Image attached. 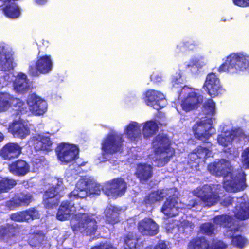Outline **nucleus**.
<instances>
[{"label": "nucleus", "mask_w": 249, "mask_h": 249, "mask_svg": "<svg viewBox=\"0 0 249 249\" xmlns=\"http://www.w3.org/2000/svg\"><path fill=\"white\" fill-rule=\"evenodd\" d=\"M65 207L63 205V209ZM71 210H63V220L71 218V225L74 231H80L87 235L94 234L97 226L92 215L79 213L75 215L70 213Z\"/></svg>", "instance_id": "f257e3e1"}, {"label": "nucleus", "mask_w": 249, "mask_h": 249, "mask_svg": "<svg viewBox=\"0 0 249 249\" xmlns=\"http://www.w3.org/2000/svg\"><path fill=\"white\" fill-rule=\"evenodd\" d=\"M154 155L152 157L156 165L163 166L174 154V150L170 146V141L166 135H158L153 142Z\"/></svg>", "instance_id": "f03ea898"}, {"label": "nucleus", "mask_w": 249, "mask_h": 249, "mask_svg": "<svg viewBox=\"0 0 249 249\" xmlns=\"http://www.w3.org/2000/svg\"><path fill=\"white\" fill-rule=\"evenodd\" d=\"M214 223L226 229L224 235L232 238L231 243L234 246L239 248L244 246L246 239L238 234L240 232V226L239 222L233 217L228 215H218L214 218Z\"/></svg>", "instance_id": "7ed1b4c3"}, {"label": "nucleus", "mask_w": 249, "mask_h": 249, "mask_svg": "<svg viewBox=\"0 0 249 249\" xmlns=\"http://www.w3.org/2000/svg\"><path fill=\"white\" fill-rule=\"evenodd\" d=\"M249 67V56L242 53H234L227 57L226 62L218 69L219 72L234 73L244 71Z\"/></svg>", "instance_id": "20e7f679"}, {"label": "nucleus", "mask_w": 249, "mask_h": 249, "mask_svg": "<svg viewBox=\"0 0 249 249\" xmlns=\"http://www.w3.org/2000/svg\"><path fill=\"white\" fill-rule=\"evenodd\" d=\"M12 107L16 108L17 115L28 112L26 104L20 99L7 92H0V112H4Z\"/></svg>", "instance_id": "39448f33"}, {"label": "nucleus", "mask_w": 249, "mask_h": 249, "mask_svg": "<svg viewBox=\"0 0 249 249\" xmlns=\"http://www.w3.org/2000/svg\"><path fill=\"white\" fill-rule=\"evenodd\" d=\"M223 187L228 192H235L246 187L245 175L241 169L233 170L224 177Z\"/></svg>", "instance_id": "423d86ee"}, {"label": "nucleus", "mask_w": 249, "mask_h": 249, "mask_svg": "<svg viewBox=\"0 0 249 249\" xmlns=\"http://www.w3.org/2000/svg\"><path fill=\"white\" fill-rule=\"evenodd\" d=\"M220 187V185H205L197 188L194 191V194L200 198L206 206H211L219 200L217 189Z\"/></svg>", "instance_id": "0eeeda50"}, {"label": "nucleus", "mask_w": 249, "mask_h": 249, "mask_svg": "<svg viewBox=\"0 0 249 249\" xmlns=\"http://www.w3.org/2000/svg\"><path fill=\"white\" fill-rule=\"evenodd\" d=\"M212 123V118L208 117L202 118L200 121L197 122L193 127L196 138L202 142H206L215 133Z\"/></svg>", "instance_id": "6e6552de"}, {"label": "nucleus", "mask_w": 249, "mask_h": 249, "mask_svg": "<svg viewBox=\"0 0 249 249\" xmlns=\"http://www.w3.org/2000/svg\"><path fill=\"white\" fill-rule=\"evenodd\" d=\"M197 205V203L195 201L188 204L178 203V198L170 197L164 203L161 211L164 215L168 217H173L178 215L180 210L183 209H190Z\"/></svg>", "instance_id": "1a4fd4ad"}, {"label": "nucleus", "mask_w": 249, "mask_h": 249, "mask_svg": "<svg viewBox=\"0 0 249 249\" xmlns=\"http://www.w3.org/2000/svg\"><path fill=\"white\" fill-rule=\"evenodd\" d=\"M122 137L116 133L109 134L103 141L102 144V149L103 156L105 159L109 154H113L120 151L122 148Z\"/></svg>", "instance_id": "9d476101"}, {"label": "nucleus", "mask_w": 249, "mask_h": 249, "mask_svg": "<svg viewBox=\"0 0 249 249\" xmlns=\"http://www.w3.org/2000/svg\"><path fill=\"white\" fill-rule=\"evenodd\" d=\"M127 189V183L122 178H116L107 182L103 189L107 196L116 198L123 195Z\"/></svg>", "instance_id": "9b49d317"}, {"label": "nucleus", "mask_w": 249, "mask_h": 249, "mask_svg": "<svg viewBox=\"0 0 249 249\" xmlns=\"http://www.w3.org/2000/svg\"><path fill=\"white\" fill-rule=\"evenodd\" d=\"M53 63L50 55L38 56L35 65L29 66L28 74L34 77L40 74H45L51 71Z\"/></svg>", "instance_id": "f8f14e48"}, {"label": "nucleus", "mask_w": 249, "mask_h": 249, "mask_svg": "<svg viewBox=\"0 0 249 249\" xmlns=\"http://www.w3.org/2000/svg\"><path fill=\"white\" fill-rule=\"evenodd\" d=\"M33 200V195L26 191L16 192L13 196L5 202L8 209L14 210L17 208L28 206Z\"/></svg>", "instance_id": "ddd939ff"}, {"label": "nucleus", "mask_w": 249, "mask_h": 249, "mask_svg": "<svg viewBox=\"0 0 249 249\" xmlns=\"http://www.w3.org/2000/svg\"><path fill=\"white\" fill-rule=\"evenodd\" d=\"M187 92L188 95L182 102L181 107L185 111H189L197 107L198 105L202 102L203 97L187 87L183 88L181 93H186Z\"/></svg>", "instance_id": "4468645a"}, {"label": "nucleus", "mask_w": 249, "mask_h": 249, "mask_svg": "<svg viewBox=\"0 0 249 249\" xmlns=\"http://www.w3.org/2000/svg\"><path fill=\"white\" fill-rule=\"evenodd\" d=\"M208 169L212 174L216 176H224L233 170L231 163L225 159L217 160L210 164Z\"/></svg>", "instance_id": "2eb2a0df"}, {"label": "nucleus", "mask_w": 249, "mask_h": 249, "mask_svg": "<svg viewBox=\"0 0 249 249\" xmlns=\"http://www.w3.org/2000/svg\"><path fill=\"white\" fill-rule=\"evenodd\" d=\"M18 232V225L7 223L0 227V241L10 245L15 243Z\"/></svg>", "instance_id": "dca6fc26"}, {"label": "nucleus", "mask_w": 249, "mask_h": 249, "mask_svg": "<svg viewBox=\"0 0 249 249\" xmlns=\"http://www.w3.org/2000/svg\"><path fill=\"white\" fill-rule=\"evenodd\" d=\"M27 104L30 111L36 115H42L47 110V103L46 101L34 93L31 94L28 97Z\"/></svg>", "instance_id": "f3484780"}, {"label": "nucleus", "mask_w": 249, "mask_h": 249, "mask_svg": "<svg viewBox=\"0 0 249 249\" xmlns=\"http://www.w3.org/2000/svg\"><path fill=\"white\" fill-rule=\"evenodd\" d=\"M145 102L148 106L152 107L156 110L160 109L166 104L164 95L155 90H148L146 92Z\"/></svg>", "instance_id": "a211bd4d"}, {"label": "nucleus", "mask_w": 249, "mask_h": 249, "mask_svg": "<svg viewBox=\"0 0 249 249\" xmlns=\"http://www.w3.org/2000/svg\"><path fill=\"white\" fill-rule=\"evenodd\" d=\"M204 87L213 97L218 96L223 90L219 78L213 73L207 75Z\"/></svg>", "instance_id": "6ab92c4d"}, {"label": "nucleus", "mask_w": 249, "mask_h": 249, "mask_svg": "<svg viewBox=\"0 0 249 249\" xmlns=\"http://www.w3.org/2000/svg\"><path fill=\"white\" fill-rule=\"evenodd\" d=\"M21 150L22 148L18 143L9 142L1 148L0 156L4 160H10L18 158Z\"/></svg>", "instance_id": "aec40b11"}, {"label": "nucleus", "mask_w": 249, "mask_h": 249, "mask_svg": "<svg viewBox=\"0 0 249 249\" xmlns=\"http://www.w3.org/2000/svg\"><path fill=\"white\" fill-rule=\"evenodd\" d=\"M9 131L16 138H25L30 133L29 128L23 120H14L9 125Z\"/></svg>", "instance_id": "412c9836"}, {"label": "nucleus", "mask_w": 249, "mask_h": 249, "mask_svg": "<svg viewBox=\"0 0 249 249\" xmlns=\"http://www.w3.org/2000/svg\"><path fill=\"white\" fill-rule=\"evenodd\" d=\"M53 142L49 136L38 134L33 138V145L36 151L50 152L52 150Z\"/></svg>", "instance_id": "4be33fe9"}, {"label": "nucleus", "mask_w": 249, "mask_h": 249, "mask_svg": "<svg viewBox=\"0 0 249 249\" xmlns=\"http://www.w3.org/2000/svg\"><path fill=\"white\" fill-rule=\"evenodd\" d=\"M90 180L91 179L88 178L79 179L76 185L75 189L69 194V197L83 198L88 196V190Z\"/></svg>", "instance_id": "5701e85b"}, {"label": "nucleus", "mask_w": 249, "mask_h": 249, "mask_svg": "<svg viewBox=\"0 0 249 249\" xmlns=\"http://www.w3.org/2000/svg\"><path fill=\"white\" fill-rule=\"evenodd\" d=\"M9 171L14 175L18 177L25 176L30 171V165L24 160L18 159L8 165Z\"/></svg>", "instance_id": "b1692460"}, {"label": "nucleus", "mask_w": 249, "mask_h": 249, "mask_svg": "<svg viewBox=\"0 0 249 249\" xmlns=\"http://www.w3.org/2000/svg\"><path fill=\"white\" fill-rule=\"evenodd\" d=\"M139 231L143 235L153 236L159 232L157 223L150 218H145L138 224Z\"/></svg>", "instance_id": "393cba45"}, {"label": "nucleus", "mask_w": 249, "mask_h": 249, "mask_svg": "<svg viewBox=\"0 0 249 249\" xmlns=\"http://www.w3.org/2000/svg\"><path fill=\"white\" fill-rule=\"evenodd\" d=\"M4 50V47L0 46V70L7 71L13 70L16 64L14 62L13 54Z\"/></svg>", "instance_id": "a878e982"}, {"label": "nucleus", "mask_w": 249, "mask_h": 249, "mask_svg": "<svg viewBox=\"0 0 249 249\" xmlns=\"http://www.w3.org/2000/svg\"><path fill=\"white\" fill-rule=\"evenodd\" d=\"M194 225L189 221L183 220L180 221H175L174 223L169 224L166 229L168 232L172 234H177L178 232L183 233L186 231H191L194 228Z\"/></svg>", "instance_id": "bb28decb"}, {"label": "nucleus", "mask_w": 249, "mask_h": 249, "mask_svg": "<svg viewBox=\"0 0 249 249\" xmlns=\"http://www.w3.org/2000/svg\"><path fill=\"white\" fill-rule=\"evenodd\" d=\"M236 202L234 211L235 216L240 220L249 218V202H246L242 197L236 198Z\"/></svg>", "instance_id": "cd10ccee"}, {"label": "nucleus", "mask_w": 249, "mask_h": 249, "mask_svg": "<svg viewBox=\"0 0 249 249\" xmlns=\"http://www.w3.org/2000/svg\"><path fill=\"white\" fill-rule=\"evenodd\" d=\"M78 153L76 145L63 143V163H72L78 157Z\"/></svg>", "instance_id": "c85d7f7f"}, {"label": "nucleus", "mask_w": 249, "mask_h": 249, "mask_svg": "<svg viewBox=\"0 0 249 249\" xmlns=\"http://www.w3.org/2000/svg\"><path fill=\"white\" fill-rule=\"evenodd\" d=\"M124 133L131 141H136L141 137V125L132 121L124 128Z\"/></svg>", "instance_id": "c756f323"}, {"label": "nucleus", "mask_w": 249, "mask_h": 249, "mask_svg": "<svg viewBox=\"0 0 249 249\" xmlns=\"http://www.w3.org/2000/svg\"><path fill=\"white\" fill-rule=\"evenodd\" d=\"M122 209L115 206L109 205L104 211L106 221L111 224H115L119 221V215Z\"/></svg>", "instance_id": "7c9ffc66"}, {"label": "nucleus", "mask_w": 249, "mask_h": 249, "mask_svg": "<svg viewBox=\"0 0 249 249\" xmlns=\"http://www.w3.org/2000/svg\"><path fill=\"white\" fill-rule=\"evenodd\" d=\"M15 90L18 92L24 93L29 89L27 75L23 73H19L16 77L13 83Z\"/></svg>", "instance_id": "2f4dec72"}, {"label": "nucleus", "mask_w": 249, "mask_h": 249, "mask_svg": "<svg viewBox=\"0 0 249 249\" xmlns=\"http://www.w3.org/2000/svg\"><path fill=\"white\" fill-rule=\"evenodd\" d=\"M135 174L141 181H145L151 177L152 168L150 165L146 164H138Z\"/></svg>", "instance_id": "473e14b6"}, {"label": "nucleus", "mask_w": 249, "mask_h": 249, "mask_svg": "<svg viewBox=\"0 0 249 249\" xmlns=\"http://www.w3.org/2000/svg\"><path fill=\"white\" fill-rule=\"evenodd\" d=\"M17 184V181L9 177L2 178L0 180V194L8 193Z\"/></svg>", "instance_id": "72a5a7b5"}, {"label": "nucleus", "mask_w": 249, "mask_h": 249, "mask_svg": "<svg viewBox=\"0 0 249 249\" xmlns=\"http://www.w3.org/2000/svg\"><path fill=\"white\" fill-rule=\"evenodd\" d=\"M158 130L157 124L153 121H147L144 124L142 134L145 138H149L155 135Z\"/></svg>", "instance_id": "f704fd0d"}, {"label": "nucleus", "mask_w": 249, "mask_h": 249, "mask_svg": "<svg viewBox=\"0 0 249 249\" xmlns=\"http://www.w3.org/2000/svg\"><path fill=\"white\" fill-rule=\"evenodd\" d=\"M3 12L7 17L11 18H17L20 14L19 9L14 2L6 4L3 8Z\"/></svg>", "instance_id": "c9c22d12"}, {"label": "nucleus", "mask_w": 249, "mask_h": 249, "mask_svg": "<svg viewBox=\"0 0 249 249\" xmlns=\"http://www.w3.org/2000/svg\"><path fill=\"white\" fill-rule=\"evenodd\" d=\"M235 132H226L219 135L217 138L218 143L224 146H227L231 144L235 138Z\"/></svg>", "instance_id": "e433bc0d"}, {"label": "nucleus", "mask_w": 249, "mask_h": 249, "mask_svg": "<svg viewBox=\"0 0 249 249\" xmlns=\"http://www.w3.org/2000/svg\"><path fill=\"white\" fill-rule=\"evenodd\" d=\"M209 243L205 238H196L188 244L187 249H208Z\"/></svg>", "instance_id": "4c0bfd02"}, {"label": "nucleus", "mask_w": 249, "mask_h": 249, "mask_svg": "<svg viewBox=\"0 0 249 249\" xmlns=\"http://www.w3.org/2000/svg\"><path fill=\"white\" fill-rule=\"evenodd\" d=\"M165 196V193L164 190L151 192L145 197V202L146 204H152L162 200Z\"/></svg>", "instance_id": "58836bf2"}, {"label": "nucleus", "mask_w": 249, "mask_h": 249, "mask_svg": "<svg viewBox=\"0 0 249 249\" xmlns=\"http://www.w3.org/2000/svg\"><path fill=\"white\" fill-rule=\"evenodd\" d=\"M22 211L24 222H29L39 218V212L35 207H31Z\"/></svg>", "instance_id": "ea45409f"}, {"label": "nucleus", "mask_w": 249, "mask_h": 249, "mask_svg": "<svg viewBox=\"0 0 249 249\" xmlns=\"http://www.w3.org/2000/svg\"><path fill=\"white\" fill-rule=\"evenodd\" d=\"M61 197H55L52 199H43L44 207L47 209H56L60 203Z\"/></svg>", "instance_id": "a19ab883"}, {"label": "nucleus", "mask_w": 249, "mask_h": 249, "mask_svg": "<svg viewBox=\"0 0 249 249\" xmlns=\"http://www.w3.org/2000/svg\"><path fill=\"white\" fill-rule=\"evenodd\" d=\"M203 111L209 115H213L215 113V104L212 99H208L205 102Z\"/></svg>", "instance_id": "79ce46f5"}, {"label": "nucleus", "mask_w": 249, "mask_h": 249, "mask_svg": "<svg viewBox=\"0 0 249 249\" xmlns=\"http://www.w3.org/2000/svg\"><path fill=\"white\" fill-rule=\"evenodd\" d=\"M137 239L132 233H129L125 238V249H136Z\"/></svg>", "instance_id": "37998d69"}, {"label": "nucleus", "mask_w": 249, "mask_h": 249, "mask_svg": "<svg viewBox=\"0 0 249 249\" xmlns=\"http://www.w3.org/2000/svg\"><path fill=\"white\" fill-rule=\"evenodd\" d=\"M101 186L95 181L91 179L89 184V196L91 194L99 195L101 192Z\"/></svg>", "instance_id": "c03bdc74"}, {"label": "nucleus", "mask_w": 249, "mask_h": 249, "mask_svg": "<svg viewBox=\"0 0 249 249\" xmlns=\"http://www.w3.org/2000/svg\"><path fill=\"white\" fill-rule=\"evenodd\" d=\"M201 231L202 233L210 235L214 234L215 227L213 224L207 223L201 226Z\"/></svg>", "instance_id": "a18cd8bd"}, {"label": "nucleus", "mask_w": 249, "mask_h": 249, "mask_svg": "<svg viewBox=\"0 0 249 249\" xmlns=\"http://www.w3.org/2000/svg\"><path fill=\"white\" fill-rule=\"evenodd\" d=\"M55 197H60L56 191L55 187H50L47 190L45 191L43 195V199H52Z\"/></svg>", "instance_id": "49530a36"}, {"label": "nucleus", "mask_w": 249, "mask_h": 249, "mask_svg": "<svg viewBox=\"0 0 249 249\" xmlns=\"http://www.w3.org/2000/svg\"><path fill=\"white\" fill-rule=\"evenodd\" d=\"M195 151L197 152V156L199 159L205 158L206 157H209L212 155V152L209 149L201 146L198 147Z\"/></svg>", "instance_id": "de8ad7c7"}, {"label": "nucleus", "mask_w": 249, "mask_h": 249, "mask_svg": "<svg viewBox=\"0 0 249 249\" xmlns=\"http://www.w3.org/2000/svg\"><path fill=\"white\" fill-rule=\"evenodd\" d=\"M207 63V60L204 57H200L196 60L195 63L192 64H188V67H191L193 69H195L196 67L198 68H201L205 66Z\"/></svg>", "instance_id": "09e8293b"}, {"label": "nucleus", "mask_w": 249, "mask_h": 249, "mask_svg": "<svg viewBox=\"0 0 249 249\" xmlns=\"http://www.w3.org/2000/svg\"><path fill=\"white\" fill-rule=\"evenodd\" d=\"M242 161L245 168H249V147L243 151L242 154Z\"/></svg>", "instance_id": "8fccbe9b"}, {"label": "nucleus", "mask_w": 249, "mask_h": 249, "mask_svg": "<svg viewBox=\"0 0 249 249\" xmlns=\"http://www.w3.org/2000/svg\"><path fill=\"white\" fill-rule=\"evenodd\" d=\"M23 217L22 211L11 213L10 215V218L12 220L18 222H24Z\"/></svg>", "instance_id": "3c124183"}, {"label": "nucleus", "mask_w": 249, "mask_h": 249, "mask_svg": "<svg viewBox=\"0 0 249 249\" xmlns=\"http://www.w3.org/2000/svg\"><path fill=\"white\" fill-rule=\"evenodd\" d=\"M235 5L241 7L249 6V0H233Z\"/></svg>", "instance_id": "603ef678"}, {"label": "nucleus", "mask_w": 249, "mask_h": 249, "mask_svg": "<svg viewBox=\"0 0 249 249\" xmlns=\"http://www.w3.org/2000/svg\"><path fill=\"white\" fill-rule=\"evenodd\" d=\"M55 151L58 160L62 162V143L59 144L55 149Z\"/></svg>", "instance_id": "864d4df0"}, {"label": "nucleus", "mask_w": 249, "mask_h": 249, "mask_svg": "<svg viewBox=\"0 0 249 249\" xmlns=\"http://www.w3.org/2000/svg\"><path fill=\"white\" fill-rule=\"evenodd\" d=\"M227 247V245L223 242L219 241L214 243L212 249H225Z\"/></svg>", "instance_id": "5fc2aeb1"}, {"label": "nucleus", "mask_w": 249, "mask_h": 249, "mask_svg": "<svg viewBox=\"0 0 249 249\" xmlns=\"http://www.w3.org/2000/svg\"><path fill=\"white\" fill-rule=\"evenodd\" d=\"M189 158L190 161H194L196 163H198L199 158L197 156V152H196L195 150L189 155Z\"/></svg>", "instance_id": "6e6d98bb"}, {"label": "nucleus", "mask_w": 249, "mask_h": 249, "mask_svg": "<svg viewBox=\"0 0 249 249\" xmlns=\"http://www.w3.org/2000/svg\"><path fill=\"white\" fill-rule=\"evenodd\" d=\"M91 249H116L115 248L112 247L111 245L104 244L103 245H100L99 246H94L92 247Z\"/></svg>", "instance_id": "4d7b16f0"}, {"label": "nucleus", "mask_w": 249, "mask_h": 249, "mask_svg": "<svg viewBox=\"0 0 249 249\" xmlns=\"http://www.w3.org/2000/svg\"><path fill=\"white\" fill-rule=\"evenodd\" d=\"M56 218L60 221H62V203L59 206L56 214Z\"/></svg>", "instance_id": "13d9d810"}, {"label": "nucleus", "mask_w": 249, "mask_h": 249, "mask_svg": "<svg viewBox=\"0 0 249 249\" xmlns=\"http://www.w3.org/2000/svg\"><path fill=\"white\" fill-rule=\"evenodd\" d=\"M233 201H234L233 198L228 197L225 199L223 203L224 206H228L230 204H232Z\"/></svg>", "instance_id": "bf43d9fd"}, {"label": "nucleus", "mask_w": 249, "mask_h": 249, "mask_svg": "<svg viewBox=\"0 0 249 249\" xmlns=\"http://www.w3.org/2000/svg\"><path fill=\"white\" fill-rule=\"evenodd\" d=\"M172 82L175 84H178L181 82V75L179 73L176 76L172 78Z\"/></svg>", "instance_id": "052dcab7"}, {"label": "nucleus", "mask_w": 249, "mask_h": 249, "mask_svg": "<svg viewBox=\"0 0 249 249\" xmlns=\"http://www.w3.org/2000/svg\"><path fill=\"white\" fill-rule=\"evenodd\" d=\"M155 249H168V248L165 243L161 242L155 247Z\"/></svg>", "instance_id": "680f3d73"}, {"label": "nucleus", "mask_w": 249, "mask_h": 249, "mask_svg": "<svg viewBox=\"0 0 249 249\" xmlns=\"http://www.w3.org/2000/svg\"><path fill=\"white\" fill-rule=\"evenodd\" d=\"M151 79L152 80L155 82H159L161 80V76H159V75L153 74L151 76Z\"/></svg>", "instance_id": "e2e57ef3"}, {"label": "nucleus", "mask_w": 249, "mask_h": 249, "mask_svg": "<svg viewBox=\"0 0 249 249\" xmlns=\"http://www.w3.org/2000/svg\"><path fill=\"white\" fill-rule=\"evenodd\" d=\"M47 0H36V2L38 4H43Z\"/></svg>", "instance_id": "0e129e2a"}, {"label": "nucleus", "mask_w": 249, "mask_h": 249, "mask_svg": "<svg viewBox=\"0 0 249 249\" xmlns=\"http://www.w3.org/2000/svg\"><path fill=\"white\" fill-rule=\"evenodd\" d=\"M4 136L3 134L0 132V142L3 140Z\"/></svg>", "instance_id": "69168bd1"}, {"label": "nucleus", "mask_w": 249, "mask_h": 249, "mask_svg": "<svg viewBox=\"0 0 249 249\" xmlns=\"http://www.w3.org/2000/svg\"><path fill=\"white\" fill-rule=\"evenodd\" d=\"M2 0H0V1H1Z\"/></svg>", "instance_id": "338daca9"}]
</instances>
